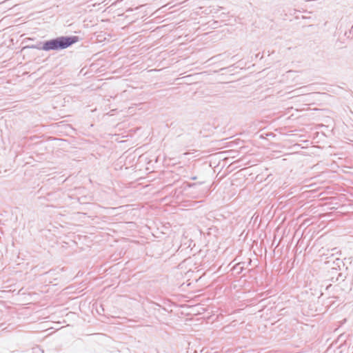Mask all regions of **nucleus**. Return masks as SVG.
Wrapping results in <instances>:
<instances>
[{"mask_svg":"<svg viewBox=\"0 0 353 353\" xmlns=\"http://www.w3.org/2000/svg\"><path fill=\"white\" fill-rule=\"evenodd\" d=\"M57 50L65 49L79 41L78 37H61L54 39Z\"/></svg>","mask_w":353,"mask_h":353,"instance_id":"obj_1","label":"nucleus"},{"mask_svg":"<svg viewBox=\"0 0 353 353\" xmlns=\"http://www.w3.org/2000/svg\"><path fill=\"white\" fill-rule=\"evenodd\" d=\"M41 49L46 51L57 50V46L56 45L54 39H52L45 42Z\"/></svg>","mask_w":353,"mask_h":353,"instance_id":"obj_2","label":"nucleus"}]
</instances>
